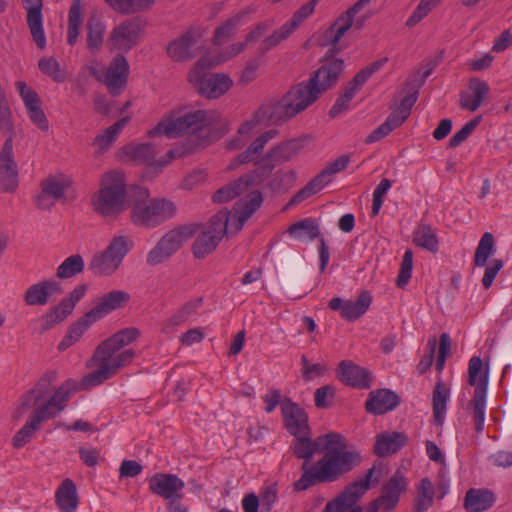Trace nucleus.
Here are the masks:
<instances>
[{
    "instance_id": "f257e3e1",
    "label": "nucleus",
    "mask_w": 512,
    "mask_h": 512,
    "mask_svg": "<svg viewBox=\"0 0 512 512\" xmlns=\"http://www.w3.org/2000/svg\"><path fill=\"white\" fill-rule=\"evenodd\" d=\"M322 440H327L322 450L324 456L313 466L303 464V474L294 483L297 491L306 490L318 483L337 481L361 463L360 453L348 449L346 439L341 434L328 433Z\"/></svg>"
},
{
    "instance_id": "f03ea898",
    "label": "nucleus",
    "mask_w": 512,
    "mask_h": 512,
    "mask_svg": "<svg viewBox=\"0 0 512 512\" xmlns=\"http://www.w3.org/2000/svg\"><path fill=\"white\" fill-rule=\"evenodd\" d=\"M304 145V139H291L274 146L256 162L257 168L254 171L217 190L213 195V201L227 202L246 192L250 185L261 183L272 174L277 165L298 155Z\"/></svg>"
},
{
    "instance_id": "7ed1b4c3",
    "label": "nucleus",
    "mask_w": 512,
    "mask_h": 512,
    "mask_svg": "<svg viewBox=\"0 0 512 512\" xmlns=\"http://www.w3.org/2000/svg\"><path fill=\"white\" fill-rule=\"evenodd\" d=\"M127 344L128 329H122L100 342L86 362L88 368H97L82 378V387L100 385L115 375L128 359V351H121Z\"/></svg>"
},
{
    "instance_id": "20e7f679",
    "label": "nucleus",
    "mask_w": 512,
    "mask_h": 512,
    "mask_svg": "<svg viewBox=\"0 0 512 512\" xmlns=\"http://www.w3.org/2000/svg\"><path fill=\"white\" fill-rule=\"evenodd\" d=\"M55 379V372L46 373L41 377L36 386L22 396L18 411L22 414L25 410L35 407L48 420L62 412L66 408L67 402L77 391L78 386L74 380L68 379L55 390L49 399L40 404V401L45 398L50 385Z\"/></svg>"
},
{
    "instance_id": "39448f33",
    "label": "nucleus",
    "mask_w": 512,
    "mask_h": 512,
    "mask_svg": "<svg viewBox=\"0 0 512 512\" xmlns=\"http://www.w3.org/2000/svg\"><path fill=\"white\" fill-rule=\"evenodd\" d=\"M222 120L221 114L216 110L171 111L148 131V135L150 137L164 135L168 138H177L186 134L194 135L203 129L220 124Z\"/></svg>"
},
{
    "instance_id": "423d86ee",
    "label": "nucleus",
    "mask_w": 512,
    "mask_h": 512,
    "mask_svg": "<svg viewBox=\"0 0 512 512\" xmlns=\"http://www.w3.org/2000/svg\"><path fill=\"white\" fill-rule=\"evenodd\" d=\"M126 194V174L117 170L106 172L100 178L98 191L91 197V207L100 216H117L125 210Z\"/></svg>"
},
{
    "instance_id": "0eeeda50",
    "label": "nucleus",
    "mask_w": 512,
    "mask_h": 512,
    "mask_svg": "<svg viewBox=\"0 0 512 512\" xmlns=\"http://www.w3.org/2000/svg\"><path fill=\"white\" fill-rule=\"evenodd\" d=\"M385 474V465L382 463L374 464L364 477H359L348 485L335 499L329 501L322 512H362L359 504L360 498L372 484H378Z\"/></svg>"
},
{
    "instance_id": "6e6552de",
    "label": "nucleus",
    "mask_w": 512,
    "mask_h": 512,
    "mask_svg": "<svg viewBox=\"0 0 512 512\" xmlns=\"http://www.w3.org/2000/svg\"><path fill=\"white\" fill-rule=\"evenodd\" d=\"M319 95L308 81L292 86L279 100L267 103L278 124L295 117L312 105Z\"/></svg>"
},
{
    "instance_id": "1a4fd4ad",
    "label": "nucleus",
    "mask_w": 512,
    "mask_h": 512,
    "mask_svg": "<svg viewBox=\"0 0 512 512\" xmlns=\"http://www.w3.org/2000/svg\"><path fill=\"white\" fill-rule=\"evenodd\" d=\"M210 66L209 56L201 57L188 73L189 83L207 99H218L233 85L232 79L224 73H207Z\"/></svg>"
},
{
    "instance_id": "9d476101",
    "label": "nucleus",
    "mask_w": 512,
    "mask_h": 512,
    "mask_svg": "<svg viewBox=\"0 0 512 512\" xmlns=\"http://www.w3.org/2000/svg\"><path fill=\"white\" fill-rule=\"evenodd\" d=\"M488 379V368H483V362L480 357L473 356L468 364V383L475 387L470 405L474 413L475 430L478 433L482 432L484 428Z\"/></svg>"
},
{
    "instance_id": "9b49d317",
    "label": "nucleus",
    "mask_w": 512,
    "mask_h": 512,
    "mask_svg": "<svg viewBox=\"0 0 512 512\" xmlns=\"http://www.w3.org/2000/svg\"><path fill=\"white\" fill-rule=\"evenodd\" d=\"M206 44V29L201 26H192L172 40L166 52L172 61L184 63L199 56Z\"/></svg>"
},
{
    "instance_id": "f8f14e48",
    "label": "nucleus",
    "mask_w": 512,
    "mask_h": 512,
    "mask_svg": "<svg viewBox=\"0 0 512 512\" xmlns=\"http://www.w3.org/2000/svg\"><path fill=\"white\" fill-rule=\"evenodd\" d=\"M263 201L262 194L259 191H253L247 195L244 200L237 202L232 211H219L211 221L218 227V220L223 217L222 235L226 233L234 234L242 229L244 223L261 206Z\"/></svg>"
},
{
    "instance_id": "ddd939ff",
    "label": "nucleus",
    "mask_w": 512,
    "mask_h": 512,
    "mask_svg": "<svg viewBox=\"0 0 512 512\" xmlns=\"http://www.w3.org/2000/svg\"><path fill=\"white\" fill-rule=\"evenodd\" d=\"M128 252V239L124 235L113 237L109 245L93 255L88 269L97 276H109L121 265Z\"/></svg>"
},
{
    "instance_id": "4468645a",
    "label": "nucleus",
    "mask_w": 512,
    "mask_h": 512,
    "mask_svg": "<svg viewBox=\"0 0 512 512\" xmlns=\"http://www.w3.org/2000/svg\"><path fill=\"white\" fill-rule=\"evenodd\" d=\"M195 234V228L190 225L179 226L166 232L157 244L149 251L147 262L155 266L168 260Z\"/></svg>"
},
{
    "instance_id": "2eb2a0df",
    "label": "nucleus",
    "mask_w": 512,
    "mask_h": 512,
    "mask_svg": "<svg viewBox=\"0 0 512 512\" xmlns=\"http://www.w3.org/2000/svg\"><path fill=\"white\" fill-rule=\"evenodd\" d=\"M175 213V206L165 199H154L142 206H137L131 213L133 223L146 228H153Z\"/></svg>"
},
{
    "instance_id": "dca6fc26",
    "label": "nucleus",
    "mask_w": 512,
    "mask_h": 512,
    "mask_svg": "<svg viewBox=\"0 0 512 512\" xmlns=\"http://www.w3.org/2000/svg\"><path fill=\"white\" fill-rule=\"evenodd\" d=\"M317 2L318 0H310L297 10L289 21L264 38L259 45V53L263 55L289 38L301 23L314 12Z\"/></svg>"
},
{
    "instance_id": "f3484780",
    "label": "nucleus",
    "mask_w": 512,
    "mask_h": 512,
    "mask_svg": "<svg viewBox=\"0 0 512 512\" xmlns=\"http://www.w3.org/2000/svg\"><path fill=\"white\" fill-rule=\"evenodd\" d=\"M183 154V151L171 149L166 155L156 159V151L151 144H133L130 145V164L144 165L149 172L157 173L167 166L172 159Z\"/></svg>"
},
{
    "instance_id": "a211bd4d",
    "label": "nucleus",
    "mask_w": 512,
    "mask_h": 512,
    "mask_svg": "<svg viewBox=\"0 0 512 512\" xmlns=\"http://www.w3.org/2000/svg\"><path fill=\"white\" fill-rule=\"evenodd\" d=\"M371 0H358L352 7L342 13L336 21L324 32L323 46H330L334 50L336 45L352 27L353 19Z\"/></svg>"
},
{
    "instance_id": "6ab92c4d",
    "label": "nucleus",
    "mask_w": 512,
    "mask_h": 512,
    "mask_svg": "<svg viewBox=\"0 0 512 512\" xmlns=\"http://www.w3.org/2000/svg\"><path fill=\"white\" fill-rule=\"evenodd\" d=\"M17 185L18 167L14 160L13 137L9 135L0 151V191H14Z\"/></svg>"
},
{
    "instance_id": "aec40b11",
    "label": "nucleus",
    "mask_w": 512,
    "mask_h": 512,
    "mask_svg": "<svg viewBox=\"0 0 512 512\" xmlns=\"http://www.w3.org/2000/svg\"><path fill=\"white\" fill-rule=\"evenodd\" d=\"M343 66L342 59L327 56L323 59L321 67L315 71L314 76L308 82L313 85V89L320 95L336 84L343 71Z\"/></svg>"
},
{
    "instance_id": "412c9836",
    "label": "nucleus",
    "mask_w": 512,
    "mask_h": 512,
    "mask_svg": "<svg viewBox=\"0 0 512 512\" xmlns=\"http://www.w3.org/2000/svg\"><path fill=\"white\" fill-rule=\"evenodd\" d=\"M222 219L223 217L221 216L218 220V227L209 220L202 232L197 235L192 245V253L196 258L202 259L216 249L223 238L221 230L223 227Z\"/></svg>"
},
{
    "instance_id": "4be33fe9",
    "label": "nucleus",
    "mask_w": 512,
    "mask_h": 512,
    "mask_svg": "<svg viewBox=\"0 0 512 512\" xmlns=\"http://www.w3.org/2000/svg\"><path fill=\"white\" fill-rule=\"evenodd\" d=\"M371 303V294L368 291H362L356 300H342L334 297L330 300L329 307L339 311L344 319L354 321L366 313Z\"/></svg>"
},
{
    "instance_id": "5701e85b",
    "label": "nucleus",
    "mask_w": 512,
    "mask_h": 512,
    "mask_svg": "<svg viewBox=\"0 0 512 512\" xmlns=\"http://www.w3.org/2000/svg\"><path fill=\"white\" fill-rule=\"evenodd\" d=\"M281 412L286 429L293 436L309 434L308 417L305 411L289 398L281 401Z\"/></svg>"
},
{
    "instance_id": "b1692460",
    "label": "nucleus",
    "mask_w": 512,
    "mask_h": 512,
    "mask_svg": "<svg viewBox=\"0 0 512 512\" xmlns=\"http://www.w3.org/2000/svg\"><path fill=\"white\" fill-rule=\"evenodd\" d=\"M70 184V181L62 175L46 178L41 184L42 189L36 199L37 206L42 210L51 208L63 197Z\"/></svg>"
},
{
    "instance_id": "393cba45",
    "label": "nucleus",
    "mask_w": 512,
    "mask_h": 512,
    "mask_svg": "<svg viewBox=\"0 0 512 512\" xmlns=\"http://www.w3.org/2000/svg\"><path fill=\"white\" fill-rule=\"evenodd\" d=\"M27 12V25L34 42L39 49L46 47V36L43 28V0H23Z\"/></svg>"
},
{
    "instance_id": "a878e982",
    "label": "nucleus",
    "mask_w": 512,
    "mask_h": 512,
    "mask_svg": "<svg viewBox=\"0 0 512 512\" xmlns=\"http://www.w3.org/2000/svg\"><path fill=\"white\" fill-rule=\"evenodd\" d=\"M490 88L487 82L479 78H471L466 91L460 93L459 105L462 109L474 112L487 99Z\"/></svg>"
},
{
    "instance_id": "bb28decb",
    "label": "nucleus",
    "mask_w": 512,
    "mask_h": 512,
    "mask_svg": "<svg viewBox=\"0 0 512 512\" xmlns=\"http://www.w3.org/2000/svg\"><path fill=\"white\" fill-rule=\"evenodd\" d=\"M150 489L153 493L171 501L181 499L184 482L173 474H156L150 480Z\"/></svg>"
},
{
    "instance_id": "cd10ccee",
    "label": "nucleus",
    "mask_w": 512,
    "mask_h": 512,
    "mask_svg": "<svg viewBox=\"0 0 512 512\" xmlns=\"http://www.w3.org/2000/svg\"><path fill=\"white\" fill-rule=\"evenodd\" d=\"M407 489V480L405 476L396 471L390 479L385 482L381 489V494L378 496V504L386 506V512L392 511L398 504L400 496Z\"/></svg>"
},
{
    "instance_id": "c85d7f7f",
    "label": "nucleus",
    "mask_w": 512,
    "mask_h": 512,
    "mask_svg": "<svg viewBox=\"0 0 512 512\" xmlns=\"http://www.w3.org/2000/svg\"><path fill=\"white\" fill-rule=\"evenodd\" d=\"M338 378L341 382L360 389L369 388L372 380L367 369L349 360H343L339 363Z\"/></svg>"
},
{
    "instance_id": "c756f323",
    "label": "nucleus",
    "mask_w": 512,
    "mask_h": 512,
    "mask_svg": "<svg viewBox=\"0 0 512 512\" xmlns=\"http://www.w3.org/2000/svg\"><path fill=\"white\" fill-rule=\"evenodd\" d=\"M62 287L54 280H43L31 285L24 294V301L29 306H44L53 295L60 294Z\"/></svg>"
},
{
    "instance_id": "7c9ffc66",
    "label": "nucleus",
    "mask_w": 512,
    "mask_h": 512,
    "mask_svg": "<svg viewBox=\"0 0 512 512\" xmlns=\"http://www.w3.org/2000/svg\"><path fill=\"white\" fill-rule=\"evenodd\" d=\"M399 404V397L389 389L371 391L365 403L366 410L375 415H381L395 409Z\"/></svg>"
},
{
    "instance_id": "2f4dec72",
    "label": "nucleus",
    "mask_w": 512,
    "mask_h": 512,
    "mask_svg": "<svg viewBox=\"0 0 512 512\" xmlns=\"http://www.w3.org/2000/svg\"><path fill=\"white\" fill-rule=\"evenodd\" d=\"M127 294L123 291L114 290L103 295L97 305L87 312V318L92 321H99L114 310L120 308L126 301Z\"/></svg>"
},
{
    "instance_id": "473e14b6",
    "label": "nucleus",
    "mask_w": 512,
    "mask_h": 512,
    "mask_svg": "<svg viewBox=\"0 0 512 512\" xmlns=\"http://www.w3.org/2000/svg\"><path fill=\"white\" fill-rule=\"evenodd\" d=\"M126 70L127 61L124 54H116L104 78V84L112 95H117L124 86Z\"/></svg>"
},
{
    "instance_id": "72a5a7b5",
    "label": "nucleus",
    "mask_w": 512,
    "mask_h": 512,
    "mask_svg": "<svg viewBox=\"0 0 512 512\" xmlns=\"http://www.w3.org/2000/svg\"><path fill=\"white\" fill-rule=\"evenodd\" d=\"M33 408L34 409L30 413L25 425L19 429L12 438V445L16 449L22 448L29 443L35 433L39 431L41 423L48 420L35 407Z\"/></svg>"
},
{
    "instance_id": "f704fd0d",
    "label": "nucleus",
    "mask_w": 512,
    "mask_h": 512,
    "mask_svg": "<svg viewBox=\"0 0 512 512\" xmlns=\"http://www.w3.org/2000/svg\"><path fill=\"white\" fill-rule=\"evenodd\" d=\"M56 504L61 512H75L78 508L79 498L75 483L66 478L62 481L55 493Z\"/></svg>"
},
{
    "instance_id": "c9c22d12",
    "label": "nucleus",
    "mask_w": 512,
    "mask_h": 512,
    "mask_svg": "<svg viewBox=\"0 0 512 512\" xmlns=\"http://www.w3.org/2000/svg\"><path fill=\"white\" fill-rule=\"evenodd\" d=\"M407 437L398 432H382L376 436L374 452L383 457L396 453L406 443Z\"/></svg>"
},
{
    "instance_id": "e433bc0d",
    "label": "nucleus",
    "mask_w": 512,
    "mask_h": 512,
    "mask_svg": "<svg viewBox=\"0 0 512 512\" xmlns=\"http://www.w3.org/2000/svg\"><path fill=\"white\" fill-rule=\"evenodd\" d=\"M262 124L278 125L267 104L262 105L248 120L243 122L237 133L240 137L247 140L252 132Z\"/></svg>"
},
{
    "instance_id": "4c0bfd02",
    "label": "nucleus",
    "mask_w": 512,
    "mask_h": 512,
    "mask_svg": "<svg viewBox=\"0 0 512 512\" xmlns=\"http://www.w3.org/2000/svg\"><path fill=\"white\" fill-rule=\"evenodd\" d=\"M295 437L294 453L300 459L310 460L314 453L322 452L327 440H322L324 435L311 440L309 434H302Z\"/></svg>"
},
{
    "instance_id": "58836bf2",
    "label": "nucleus",
    "mask_w": 512,
    "mask_h": 512,
    "mask_svg": "<svg viewBox=\"0 0 512 512\" xmlns=\"http://www.w3.org/2000/svg\"><path fill=\"white\" fill-rule=\"evenodd\" d=\"M126 121V117L118 120L94 138L92 145L95 148L96 155H101L110 149L117 136L125 127Z\"/></svg>"
},
{
    "instance_id": "ea45409f",
    "label": "nucleus",
    "mask_w": 512,
    "mask_h": 512,
    "mask_svg": "<svg viewBox=\"0 0 512 512\" xmlns=\"http://www.w3.org/2000/svg\"><path fill=\"white\" fill-rule=\"evenodd\" d=\"M86 43L87 48L91 53H97L100 51L105 35V25L95 15H92L87 20L86 24Z\"/></svg>"
},
{
    "instance_id": "a19ab883",
    "label": "nucleus",
    "mask_w": 512,
    "mask_h": 512,
    "mask_svg": "<svg viewBox=\"0 0 512 512\" xmlns=\"http://www.w3.org/2000/svg\"><path fill=\"white\" fill-rule=\"evenodd\" d=\"M494 495L488 490L471 489L465 496L464 506L470 512H482L494 503Z\"/></svg>"
},
{
    "instance_id": "79ce46f5",
    "label": "nucleus",
    "mask_w": 512,
    "mask_h": 512,
    "mask_svg": "<svg viewBox=\"0 0 512 512\" xmlns=\"http://www.w3.org/2000/svg\"><path fill=\"white\" fill-rule=\"evenodd\" d=\"M94 323H96V321H92V319L87 318V313H85L81 318L70 325L62 341L59 343L58 349L60 351H64L78 342L82 335Z\"/></svg>"
},
{
    "instance_id": "37998d69",
    "label": "nucleus",
    "mask_w": 512,
    "mask_h": 512,
    "mask_svg": "<svg viewBox=\"0 0 512 512\" xmlns=\"http://www.w3.org/2000/svg\"><path fill=\"white\" fill-rule=\"evenodd\" d=\"M450 391L443 382H437L433 391V415L438 425H442Z\"/></svg>"
},
{
    "instance_id": "c03bdc74",
    "label": "nucleus",
    "mask_w": 512,
    "mask_h": 512,
    "mask_svg": "<svg viewBox=\"0 0 512 512\" xmlns=\"http://www.w3.org/2000/svg\"><path fill=\"white\" fill-rule=\"evenodd\" d=\"M434 486L428 478L421 479L415 497V512H426L433 504Z\"/></svg>"
},
{
    "instance_id": "a18cd8bd",
    "label": "nucleus",
    "mask_w": 512,
    "mask_h": 512,
    "mask_svg": "<svg viewBox=\"0 0 512 512\" xmlns=\"http://www.w3.org/2000/svg\"><path fill=\"white\" fill-rule=\"evenodd\" d=\"M278 135V131L276 129H270L268 131L263 132L259 135L248 147L245 151L239 154L240 162H250L254 159L256 155H258L265 145L276 138Z\"/></svg>"
},
{
    "instance_id": "49530a36",
    "label": "nucleus",
    "mask_w": 512,
    "mask_h": 512,
    "mask_svg": "<svg viewBox=\"0 0 512 512\" xmlns=\"http://www.w3.org/2000/svg\"><path fill=\"white\" fill-rule=\"evenodd\" d=\"M111 53L123 54L128 50V22L114 27L107 40Z\"/></svg>"
},
{
    "instance_id": "de8ad7c7",
    "label": "nucleus",
    "mask_w": 512,
    "mask_h": 512,
    "mask_svg": "<svg viewBox=\"0 0 512 512\" xmlns=\"http://www.w3.org/2000/svg\"><path fill=\"white\" fill-rule=\"evenodd\" d=\"M248 13V11L239 12L223 22L214 32V36L212 38L213 43L215 45H220L229 40L233 36L241 19Z\"/></svg>"
},
{
    "instance_id": "09e8293b",
    "label": "nucleus",
    "mask_w": 512,
    "mask_h": 512,
    "mask_svg": "<svg viewBox=\"0 0 512 512\" xmlns=\"http://www.w3.org/2000/svg\"><path fill=\"white\" fill-rule=\"evenodd\" d=\"M81 24V0H73L68 12L67 43L70 46L77 42Z\"/></svg>"
},
{
    "instance_id": "8fccbe9b",
    "label": "nucleus",
    "mask_w": 512,
    "mask_h": 512,
    "mask_svg": "<svg viewBox=\"0 0 512 512\" xmlns=\"http://www.w3.org/2000/svg\"><path fill=\"white\" fill-rule=\"evenodd\" d=\"M290 235L299 240H314L320 235L319 226L312 219H304L288 228Z\"/></svg>"
},
{
    "instance_id": "3c124183",
    "label": "nucleus",
    "mask_w": 512,
    "mask_h": 512,
    "mask_svg": "<svg viewBox=\"0 0 512 512\" xmlns=\"http://www.w3.org/2000/svg\"><path fill=\"white\" fill-rule=\"evenodd\" d=\"M495 252V239L492 233L485 232L475 251L474 255V265L477 267H483L486 265L487 260L490 256H492Z\"/></svg>"
},
{
    "instance_id": "603ef678",
    "label": "nucleus",
    "mask_w": 512,
    "mask_h": 512,
    "mask_svg": "<svg viewBox=\"0 0 512 512\" xmlns=\"http://www.w3.org/2000/svg\"><path fill=\"white\" fill-rule=\"evenodd\" d=\"M413 242L432 253L438 251V238L429 225H420L414 231Z\"/></svg>"
},
{
    "instance_id": "864d4df0",
    "label": "nucleus",
    "mask_w": 512,
    "mask_h": 512,
    "mask_svg": "<svg viewBox=\"0 0 512 512\" xmlns=\"http://www.w3.org/2000/svg\"><path fill=\"white\" fill-rule=\"evenodd\" d=\"M85 268L84 259L80 254H74L67 257L57 268L56 276L60 279H68L79 273Z\"/></svg>"
},
{
    "instance_id": "5fc2aeb1",
    "label": "nucleus",
    "mask_w": 512,
    "mask_h": 512,
    "mask_svg": "<svg viewBox=\"0 0 512 512\" xmlns=\"http://www.w3.org/2000/svg\"><path fill=\"white\" fill-rule=\"evenodd\" d=\"M202 299L198 298L192 300L185 304L176 314L170 317L164 326V330L167 331L170 327L174 328L175 326L181 325L184 323L189 317L196 314L198 309L201 307Z\"/></svg>"
},
{
    "instance_id": "6e6d98bb",
    "label": "nucleus",
    "mask_w": 512,
    "mask_h": 512,
    "mask_svg": "<svg viewBox=\"0 0 512 512\" xmlns=\"http://www.w3.org/2000/svg\"><path fill=\"white\" fill-rule=\"evenodd\" d=\"M74 307L72 302H69L66 297L63 298L57 306L44 316L47 324L46 328H50L54 324L63 321L73 312Z\"/></svg>"
},
{
    "instance_id": "4d7b16f0",
    "label": "nucleus",
    "mask_w": 512,
    "mask_h": 512,
    "mask_svg": "<svg viewBox=\"0 0 512 512\" xmlns=\"http://www.w3.org/2000/svg\"><path fill=\"white\" fill-rule=\"evenodd\" d=\"M38 67L41 72L58 83L65 80V74L61 70L60 63L54 57H42L38 62Z\"/></svg>"
},
{
    "instance_id": "13d9d810",
    "label": "nucleus",
    "mask_w": 512,
    "mask_h": 512,
    "mask_svg": "<svg viewBox=\"0 0 512 512\" xmlns=\"http://www.w3.org/2000/svg\"><path fill=\"white\" fill-rule=\"evenodd\" d=\"M350 157L348 155H341L331 162L319 175L316 177L324 185V187L331 181V177L336 173L343 171L349 164Z\"/></svg>"
},
{
    "instance_id": "bf43d9fd",
    "label": "nucleus",
    "mask_w": 512,
    "mask_h": 512,
    "mask_svg": "<svg viewBox=\"0 0 512 512\" xmlns=\"http://www.w3.org/2000/svg\"><path fill=\"white\" fill-rule=\"evenodd\" d=\"M247 47V42H237L229 45L227 48H225L222 52H220L218 55L210 57L209 56V62L210 66H217L219 64L225 63L240 53H242L245 48Z\"/></svg>"
},
{
    "instance_id": "052dcab7",
    "label": "nucleus",
    "mask_w": 512,
    "mask_h": 512,
    "mask_svg": "<svg viewBox=\"0 0 512 512\" xmlns=\"http://www.w3.org/2000/svg\"><path fill=\"white\" fill-rule=\"evenodd\" d=\"M482 117L476 116L469 122H467L459 131H457L449 140L448 147L456 148L461 145L475 130V128L481 122Z\"/></svg>"
},
{
    "instance_id": "680f3d73",
    "label": "nucleus",
    "mask_w": 512,
    "mask_h": 512,
    "mask_svg": "<svg viewBox=\"0 0 512 512\" xmlns=\"http://www.w3.org/2000/svg\"><path fill=\"white\" fill-rule=\"evenodd\" d=\"M441 0H420L414 12L408 18L406 26L413 27L418 24Z\"/></svg>"
},
{
    "instance_id": "e2e57ef3",
    "label": "nucleus",
    "mask_w": 512,
    "mask_h": 512,
    "mask_svg": "<svg viewBox=\"0 0 512 512\" xmlns=\"http://www.w3.org/2000/svg\"><path fill=\"white\" fill-rule=\"evenodd\" d=\"M413 268V253L411 250H406L402 259L401 268L397 278V286L404 287L412 275Z\"/></svg>"
},
{
    "instance_id": "0e129e2a",
    "label": "nucleus",
    "mask_w": 512,
    "mask_h": 512,
    "mask_svg": "<svg viewBox=\"0 0 512 512\" xmlns=\"http://www.w3.org/2000/svg\"><path fill=\"white\" fill-rule=\"evenodd\" d=\"M324 188V185L320 182V180L315 177L313 180H311L305 187H303L296 195L292 197L290 200V205L299 204L303 200L307 199L308 197L316 194L321 189Z\"/></svg>"
},
{
    "instance_id": "69168bd1",
    "label": "nucleus",
    "mask_w": 512,
    "mask_h": 512,
    "mask_svg": "<svg viewBox=\"0 0 512 512\" xmlns=\"http://www.w3.org/2000/svg\"><path fill=\"white\" fill-rule=\"evenodd\" d=\"M302 374L306 381H311L316 377L324 375L327 371V367L320 363L311 364L307 357L303 355L301 357Z\"/></svg>"
},
{
    "instance_id": "338daca9",
    "label": "nucleus",
    "mask_w": 512,
    "mask_h": 512,
    "mask_svg": "<svg viewBox=\"0 0 512 512\" xmlns=\"http://www.w3.org/2000/svg\"><path fill=\"white\" fill-rule=\"evenodd\" d=\"M149 191L142 186H130V211L133 213L137 206H142L151 201Z\"/></svg>"
},
{
    "instance_id": "774afa93",
    "label": "nucleus",
    "mask_w": 512,
    "mask_h": 512,
    "mask_svg": "<svg viewBox=\"0 0 512 512\" xmlns=\"http://www.w3.org/2000/svg\"><path fill=\"white\" fill-rule=\"evenodd\" d=\"M391 181L389 179H382L381 182L377 185L373 192V202H372V215L376 216L383 204V197L391 188Z\"/></svg>"
}]
</instances>
